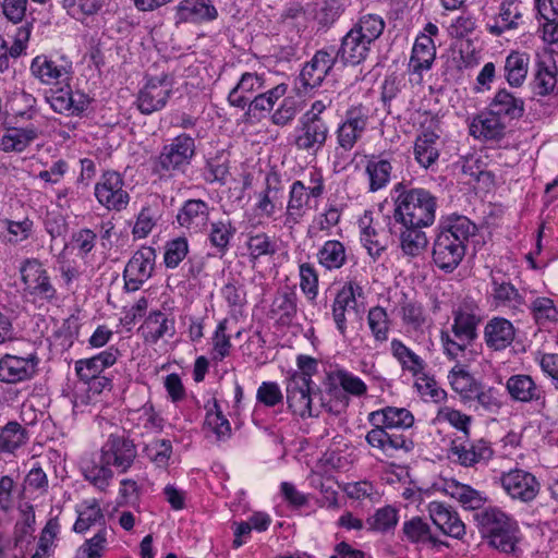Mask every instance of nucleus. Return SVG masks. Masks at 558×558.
I'll use <instances>...</instances> for the list:
<instances>
[{
	"mask_svg": "<svg viewBox=\"0 0 558 558\" xmlns=\"http://www.w3.org/2000/svg\"><path fill=\"white\" fill-rule=\"evenodd\" d=\"M298 314V296L293 291L278 292L270 305L269 315L277 324L290 326Z\"/></svg>",
	"mask_w": 558,
	"mask_h": 558,
	"instance_id": "72a5a7b5",
	"label": "nucleus"
},
{
	"mask_svg": "<svg viewBox=\"0 0 558 558\" xmlns=\"http://www.w3.org/2000/svg\"><path fill=\"white\" fill-rule=\"evenodd\" d=\"M493 302L495 308H506L512 313L521 311L524 304V296L510 282H500L494 280Z\"/></svg>",
	"mask_w": 558,
	"mask_h": 558,
	"instance_id": "ea45409f",
	"label": "nucleus"
},
{
	"mask_svg": "<svg viewBox=\"0 0 558 558\" xmlns=\"http://www.w3.org/2000/svg\"><path fill=\"white\" fill-rule=\"evenodd\" d=\"M413 153L421 167L432 168L439 158V135L433 131H423L415 140Z\"/></svg>",
	"mask_w": 558,
	"mask_h": 558,
	"instance_id": "2f4dec72",
	"label": "nucleus"
},
{
	"mask_svg": "<svg viewBox=\"0 0 558 558\" xmlns=\"http://www.w3.org/2000/svg\"><path fill=\"white\" fill-rule=\"evenodd\" d=\"M531 312L538 325L558 320V310L549 298H536L531 304Z\"/></svg>",
	"mask_w": 558,
	"mask_h": 558,
	"instance_id": "338daca9",
	"label": "nucleus"
},
{
	"mask_svg": "<svg viewBox=\"0 0 558 558\" xmlns=\"http://www.w3.org/2000/svg\"><path fill=\"white\" fill-rule=\"evenodd\" d=\"M433 523L445 534L453 538H462L465 525L458 513L439 501H432L427 507Z\"/></svg>",
	"mask_w": 558,
	"mask_h": 558,
	"instance_id": "5701e85b",
	"label": "nucleus"
},
{
	"mask_svg": "<svg viewBox=\"0 0 558 558\" xmlns=\"http://www.w3.org/2000/svg\"><path fill=\"white\" fill-rule=\"evenodd\" d=\"M391 163L386 159L372 158L366 165L369 191L376 192L387 185L391 174Z\"/></svg>",
	"mask_w": 558,
	"mask_h": 558,
	"instance_id": "5fc2aeb1",
	"label": "nucleus"
},
{
	"mask_svg": "<svg viewBox=\"0 0 558 558\" xmlns=\"http://www.w3.org/2000/svg\"><path fill=\"white\" fill-rule=\"evenodd\" d=\"M83 474L86 481L101 492L107 489L113 478V472L110 465H107L101 460L99 463L92 462L84 466Z\"/></svg>",
	"mask_w": 558,
	"mask_h": 558,
	"instance_id": "052dcab7",
	"label": "nucleus"
},
{
	"mask_svg": "<svg viewBox=\"0 0 558 558\" xmlns=\"http://www.w3.org/2000/svg\"><path fill=\"white\" fill-rule=\"evenodd\" d=\"M386 23L379 14L364 13L359 16L351 29L373 45L383 35Z\"/></svg>",
	"mask_w": 558,
	"mask_h": 558,
	"instance_id": "a18cd8bd",
	"label": "nucleus"
},
{
	"mask_svg": "<svg viewBox=\"0 0 558 558\" xmlns=\"http://www.w3.org/2000/svg\"><path fill=\"white\" fill-rule=\"evenodd\" d=\"M236 233V228L230 219L211 221L208 232V241L219 256H223L230 247L231 240Z\"/></svg>",
	"mask_w": 558,
	"mask_h": 558,
	"instance_id": "4c0bfd02",
	"label": "nucleus"
},
{
	"mask_svg": "<svg viewBox=\"0 0 558 558\" xmlns=\"http://www.w3.org/2000/svg\"><path fill=\"white\" fill-rule=\"evenodd\" d=\"M368 422L375 427L393 430L411 427L414 423V416L405 408L386 407L371 412Z\"/></svg>",
	"mask_w": 558,
	"mask_h": 558,
	"instance_id": "c756f323",
	"label": "nucleus"
},
{
	"mask_svg": "<svg viewBox=\"0 0 558 558\" xmlns=\"http://www.w3.org/2000/svg\"><path fill=\"white\" fill-rule=\"evenodd\" d=\"M136 456L133 440L123 434H110L100 450L101 461L121 473L132 466Z\"/></svg>",
	"mask_w": 558,
	"mask_h": 558,
	"instance_id": "423d86ee",
	"label": "nucleus"
},
{
	"mask_svg": "<svg viewBox=\"0 0 558 558\" xmlns=\"http://www.w3.org/2000/svg\"><path fill=\"white\" fill-rule=\"evenodd\" d=\"M210 206L207 202L199 198H191L183 203L177 214V221L180 227L185 228L190 232H203L210 216Z\"/></svg>",
	"mask_w": 558,
	"mask_h": 558,
	"instance_id": "aec40b11",
	"label": "nucleus"
},
{
	"mask_svg": "<svg viewBox=\"0 0 558 558\" xmlns=\"http://www.w3.org/2000/svg\"><path fill=\"white\" fill-rule=\"evenodd\" d=\"M264 89V78L257 73L245 72L238 84L230 90L228 102L230 106L245 109L253 95Z\"/></svg>",
	"mask_w": 558,
	"mask_h": 558,
	"instance_id": "7c9ffc66",
	"label": "nucleus"
},
{
	"mask_svg": "<svg viewBox=\"0 0 558 558\" xmlns=\"http://www.w3.org/2000/svg\"><path fill=\"white\" fill-rule=\"evenodd\" d=\"M173 84L168 74L150 77L137 95V108L143 114L161 110L172 94Z\"/></svg>",
	"mask_w": 558,
	"mask_h": 558,
	"instance_id": "6e6552de",
	"label": "nucleus"
},
{
	"mask_svg": "<svg viewBox=\"0 0 558 558\" xmlns=\"http://www.w3.org/2000/svg\"><path fill=\"white\" fill-rule=\"evenodd\" d=\"M345 11L344 0H320L315 20L322 27H330Z\"/></svg>",
	"mask_w": 558,
	"mask_h": 558,
	"instance_id": "680f3d73",
	"label": "nucleus"
},
{
	"mask_svg": "<svg viewBox=\"0 0 558 558\" xmlns=\"http://www.w3.org/2000/svg\"><path fill=\"white\" fill-rule=\"evenodd\" d=\"M436 58V47L433 38L421 34L416 37L409 62V68L413 73L421 74L429 70Z\"/></svg>",
	"mask_w": 558,
	"mask_h": 558,
	"instance_id": "473e14b6",
	"label": "nucleus"
},
{
	"mask_svg": "<svg viewBox=\"0 0 558 558\" xmlns=\"http://www.w3.org/2000/svg\"><path fill=\"white\" fill-rule=\"evenodd\" d=\"M398 520V510L392 506H385L367 518L366 525L368 531L386 533L396 527Z\"/></svg>",
	"mask_w": 558,
	"mask_h": 558,
	"instance_id": "4d7b16f0",
	"label": "nucleus"
},
{
	"mask_svg": "<svg viewBox=\"0 0 558 558\" xmlns=\"http://www.w3.org/2000/svg\"><path fill=\"white\" fill-rule=\"evenodd\" d=\"M521 17L520 3L517 0L502 1L495 23L490 25V34L500 35L506 29L517 27Z\"/></svg>",
	"mask_w": 558,
	"mask_h": 558,
	"instance_id": "de8ad7c7",
	"label": "nucleus"
},
{
	"mask_svg": "<svg viewBox=\"0 0 558 558\" xmlns=\"http://www.w3.org/2000/svg\"><path fill=\"white\" fill-rule=\"evenodd\" d=\"M318 264L327 270L340 269L347 263V250L342 242L328 240L318 250Z\"/></svg>",
	"mask_w": 558,
	"mask_h": 558,
	"instance_id": "c03bdc74",
	"label": "nucleus"
},
{
	"mask_svg": "<svg viewBox=\"0 0 558 558\" xmlns=\"http://www.w3.org/2000/svg\"><path fill=\"white\" fill-rule=\"evenodd\" d=\"M389 430L388 428L373 426V428L367 432L365 439L369 446L381 450L388 457H391L397 450L409 452L414 448V442L411 438L405 437L403 434Z\"/></svg>",
	"mask_w": 558,
	"mask_h": 558,
	"instance_id": "4be33fe9",
	"label": "nucleus"
},
{
	"mask_svg": "<svg viewBox=\"0 0 558 558\" xmlns=\"http://www.w3.org/2000/svg\"><path fill=\"white\" fill-rule=\"evenodd\" d=\"M506 388L515 401L535 402L537 407L546 408L545 390L529 375L519 374L510 376L506 383Z\"/></svg>",
	"mask_w": 558,
	"mask_h": 558,
	"instance_id": "412c9836",
	"label": "nucleus"
},
{
	"mask_svg": "<svg viewBox=\"0 0 558 558\" xmlns=\"http://www.w3.org/2000/svg\"><path fill=\"white\" fill-rule=\"evenodd\" d=\"M373 218L371 213H365L359 220L361 229V242L367 250L368 255L376 260L387 248V240L379 234L372 226Z\"/></svg>",
	"mask_w": 558,
	"mask_h": 558,
	"instance_id": "f704fd0d",
	"label": "nucleus"
},
{
	"mask_svg": "<svg viewBox=\"0 0 558 558\" xmlns=\"http://www.w3.org/2000/svg\"><path fill=\"white\" fill-rule=\"evenodd\" d=\"M325 192L324 179L320 172L310 173V185L305 186L301 180L294 181L289 191L283 225L292 228L298 225L306 214L311 199L319 198Z\"/></svg>",
	"mask_w": 558,
	"mask_h": 558,
	"instance_id": "20e7f679",
	"label": "nucleus"
},
{
	"mask_svg": "<svg viewBox=\"0 0 558 558\" xmlns=\"http://www.w3.org/2000/svg\"><path fill=\"white\" fill-rule=\"evenodd\" d=\"M390 351L392 356L401 365L402 371L409 372L415 377L424 373L426 367L425 361L401 340L392 339L390 342Z\"/></svg>",
	"mask_w": 558,
	"mask_h": 558,
	"instance_id": "e433bc0d",
	"label": "nucleus"
},
{
	"mask_svg": "<svg viewBox=\"0 0 558 558\" xmlns=\"http://www.w3.org/2000/svg\"><path fill=\"white\" fill-rule=\"evenodd\" d=\"M227 319L221 320L213 335L211 343V360L215 362H221L230 355L231 352V340L230 336L227 335Z\"/></svg>",
	"mask_w": 558,
	"mask_h": 558,
	"instance_id": "0e129e2a",
	"label": "nucleus"
},
{
	"mask_svg": "<svg viewBox=\"0 0 558 558\" xmlns=\"http://www.w3.org/2000/svg\"><path fill=\"white\" fill-rule=\"evenodd\" d=\"M195 155V138L186 133L179 134L162 146L154 161V171L160 175L185 173Z\"/></svg>",
	"mask_w": 558,
	"mask_h": 558,
	"instance_id": "7ed1b4c3",
	"label": "nucleus"
},
{
	"mask_svg": "<svg viewBox=\"0 0 558 558\" xmlns=\"http://www.w3.org/2000/svg\"><path fill=\"white\" fill-rule=\"evenodd\" d=\"M451 387L465 399L477 398L484 404L485 395L481 391V384L477 383L460 365H456L448 375Z\"/></svg>",
	"mask_w": 558,
	"mask_h": 558,
	"instance_id": "c9c22d12",
	"label": "nucleus"
},
{
	"mask_svg": "<svg viewBox=\"0 0 558 558\" xmlns=\"http://www.w3.org/2000/svg\"><path fill=\"white\" fill-rule=\"evenodd\" d=\"M393 219L401 226L429 227L434 223L437 209V198L422 187L408 189L398 183L395 186Z\"/></svg>",
	"mask_w": 558,
	"mask_h": 558,
	"instance_id": "f03ea898",
	"label": "nucleus"
},
{
	"mask_svg": "<svg viewBox=\"0 0 558 558\" xmlns=\"http://www.w3.org/2000/svg\"><path fill=\"white\" fill-rule=\"evenodd\" d=\"M453 324L451 325V332L458 340L473 342L477 337V326L482 322L477 308L463 304L453 311Z\"/></svg>",
	"mask_w": 558,
	"mask_h": 558,
	"instance_id": "a878e982",
	"label": "nucleus"
},
{
	"mask_svg": "<svg viewBox=\"0 0 558 558\" xmlns=\"http://www.w3.org/2000/svg\"><path fill=\"white\" fill-rule=\"evenodd\" d=\"M38 137L35 126L10 128L0 140V148L3 151H23L34 140Z\"/></svg>",
	"mask_w": 558,
	"mask_h": 558,
	"instance_id": "58836bf2",
	"label": "nucleus"
},
{
	"mask_svg": "<svg viewBox=\"0 0 558 558\" xmlns=\"http://www.w3.org/2000/svg\"><path fill=\"white\" fill-rule=\"evenodd\" d=\"M371 47L372 45L367 40L350 28L342 37L340 47L335 54L345 64L357 65L366 60Z\"/></svg>",
	"mask_w": 558,
	"mask_h": 558,
	"instance_id": "cd10ccee",
	"label": "nucleus"
},
{
	"mask_svg": "<svg viewBox=\"0 0 558 558\" xmlns=\"http://www.w3.org/2000/svg\"><path fill=\"white\" fill-rule=\"evenodd\" d=\"M110 530L102 526L93 537L85 541V543L76 550V558H100L106 545L107 536Z\"/></svg>",
	"mask_w": 558,
	"mask_h": 558,
	"instance_id": "69168bd1",
	"label": "nucleus"
},
{
	"mask_svg": "<svg viewBox=\"0 0 558 558\" xmlns=\"http://www.w3.org/2000/svg\"><path fill=\"white\" fill-rule=\"evenodd\" d=\"M295 133L294 145L299 150L317 153L326 144L329 128L326 121L300 118Z\"/></svg>",
	"mask_w": 558,
	"mask_h": 558,
	"instance_id": "f3484780",
	"label": "nucleus"
},
{
	"mask_svg": "<svg viewBox=\"0 0 558 558\" xmlns=\"http://www.w3.org/2000/svg\"><path fill=\"white\" fill-rule=\"evenodd\" d=\"M337 56L326 49L317 50L306 62L300 73V81L305 88H316L331 73L337 63Z\"/></svg>",
	"mask_w": 558,
	"mask_h": 558,
	"instance_id": "dca6fc26",
	"label": "nucleus"
},
{
	"mask_svg": "<svg viewBox=\"0 0 558 558\" xmlns=\"http://www.w3.org/2000/svg\"><path fill=\"white\" fill-rule=\"evenodd\" d=\"M493 484L500 486L513 500L529 504L541 490L536 476L522 469H511L507 472L493 470Z\"/></svg>",
	"mask_w": 558,
	"mask_h": 558,
	"instance_id": "39448f33",
	"label": "nucleus"
},
{
	"mask_svg": "<svg viewBox=\"0 0 558 558\" xmlns=\"http://www.w3.org/2000/svg\"><path fill=\"white\" fill-rule=\"evenodd\" d=\"M27 442V430L17 422H9L0 432V453H14Z\"/></svg>",
	"mask_w": 558,
	"mask_h": 558,
	"instance_id": "8fccbe9b",
	"label": "nucleus"
},
{
	"mask_svg": "<svg viewBox=\"0 0 558 558\" xmlns=\"http://www.w3.org/2000/svg\"><path fill=\"white\" fill-rule=\"evenodd\" d=\"M283 183L277 171H269L265 177L264 189L256 193L255 211L258 216L272 219L282 209Z\"/></svg>",
	"mask_w": 558,
	"mask_h": 558,
	"instance_id": "2eb2a0df",
	"label": "nucleus"
},
{
	"mask_svg": "<svg viewBox=\"0 0 558 558\" xmlns=\"http://www.w3.org/2000/svg\"><path fill=\"white\" fill-rule=\"evenodd\" d=\"M398 304L402 323L413 330L422 329L427 318L422 303L402 292Z\"/></svg>",
	"mask_w": 558,
	"mask_h": 558,
	"instance_id": "a19ab883",
	"label": "nucleus"
},
{
	"mask_svg": "<svg viewBox=\"0 0 558 558\" xmlns=\"http://www.w3.org/2000/svg\"><path fill=\"white\" fill-rule=\"evenodd\" d=\"M514 339L513 325L506 318L490 319V348L502 350L510 345Z\"/></svg>",
	"mask_w": 558,
	"mask_h": 558,
	"instance_id": "6e6d98bb",
	"label": "nucleus"
},
{
	"mask_svg": "<svg viewBox=\"0 0 558 558\" xmlns=\"http://www.w3.org/2000/svg\"><path fill=\"white\" fill-rule=\"evenodd\" d=\"M246 246L251 262H256L262 256H271L277 252L276 242L265 232L248 235Z\"/></svg>",
	"mask_w": 558,
	"mask_h": 558,
	"instance_id": "bf43d9fd",
	"label": "nucleus"
},
{
	"mask_svg": "<svg viewBox=\"0 0 558 558\" xmlns=\"http://www.w3.org/2000/svg\"><path fill=\"white\" fill-rule=\"evenodd\" d=\"M536 66L534 92L539 96L549 95L557 85L558 69L556 62L551 58H548L546 60H539Z\"/></svg>",
	"mask_w": 558,
	"mask_h": 558,
	"instance_id": "37998d69",
	"label": "nucleus"
},
{
	"mask_svg": "<svg viewBox=\"0 0 558 558\" xmlns=\"http://www.w3.org/2000/svg\"><path fill=\"white\" fill-rule=\"evenodd\" d=\"M32 74L43 84H59L68 82L73 73L72 62L61 59L60 62L46 56H37L31 63Z\"/></svg>",
	"mask_w": 558,
	"mask_h": 558,
	"instance_id": "a211bd4d",
	"label": "nucleus"
},
{
	"mask_svg": "<svg viewBox=\"0 0 558 558\" xmlns=\"http://www.w3.org/2000/svg\"><path fill=\"white\" fill-rule=\"evenodd\" d=\"M463 173L474 181H488V150L484 147L469 155L463 162Z\"/></svg>",
	"mask_w": 558,
	"mask_h": 558,
	"instance_id": "864d4df0",
	"label": "nucleus"
},
{
	"mask_svg": "<svg viewBox=\"0 0 558 558\" xmlns=\"http://www.w3.org/2000/svg\"><path fill=\"white\" fill-rule=\"evenodd\" d=\"M368 121L367 109L362 106H352L345 111L344 120L336 131L337 143L344 150H351L362 137Z\"/></svg>",
	"mask_w": 558,
	"mask_h": 558,
	"instance_id": "9d476101",
	"label": "nucleus"
},
{
	"mask_svg": "<svg viewBox=\"0 0 558 558\" xmlns=\"http://www.w3.org/2000/svg\"><path fill=\"white\" fill-rule=\"evenodd\" d=\"M286 395L288 407L295 415L302 418L316 416V408H314L316 395L304 377L290 376L287 379Z\"/></svg>",
	"mask_w": 558,
	"mask_h": 558,
	"instance_id": "ddd939ff",
	"label": "nucleus"
},
{
	"mask_svg": "<svg viewBox=\"0 0 558 558\" xmlns=\"http://www.w3.org/2000/svg\"><path fill=\"white\" fill-rule=\"evenodd\" d=\"M520 541V527L518 524H510L504 533H495L493 537V527H490V547L496 548L504 554L518 553V543Z\"/></svg>",
	"mask_w": 558,
	"mask_h": 558,
	"instance_id": "13d9d810",
	"label": "nucleus"
},
{
	"mask_svg": "<svg viewBox=\"0 0 558 558\" xmlns=\"http://www.w3.org/2000/svg\"><path fill=\"white\" fill-rule=\"evenodd\" d=\"M32 27V22H25L23 25L19 26L13 36V45L10 48L7 46L3 50H0V73H3L9 69V56L12 58H17L26 49V45L31 37Z\"/></svg>",
	"mask_w": 558,
	"mask_h": 558,
	"instance_id": "49530a36",
	"label": "nucleus"
},
{
	"mask_svg": "<svg viewBox=\"0 0 558 558\" xmlns=\"http://www.w3.org/2000/svg\"><path fill=\"white\" fill-rule=\"evenodd\" d=\"M535 8L545 20L544 39L558 45V0H535Z\"/></svg>",
	"mask_w": 558,
	"mask_h": 558,
	"instance_id": "79ce46f5",
	"label": "nucleus"
},
{
	"mask_svg": "<svg viewBox=\"0 0 558 558\" xmlns=\"http://www.w3.org/2000/svg\"><path fill=\"white\" fill-rule=\"evenodd\" d=\"M24 291L41 300L51 301L57 291L50 281V277L44 265L36 258L26 259L20 267Z\"/></svg>",
	"mask_w": 558,
	"mask_h": 558,
	"instance_id": "0eeeda50",
	"label": "nucleus"
},
{
	"mask_svg": "<svg viewBox=\"0 0 558 558\" xmlns=\"http://www.w3.org/2000/svg\"><path fill=\"white\" fill-rule=\"evenodd\" d=\"M367 325L376 342L384 343L388 340L391 320L386 308L379 305L371 307L367 313Z\"/></svg>",
	"mask_w": 558,
	"mask_h": 558,
	"instance_id": "3c124183",
	"label": "nucleus"
},
{
	"mask_svg": "<svg viewBox=\"0 0 558 558\" xmlns=\"http://www.w3.org/2000/svg\"><path fill=\"white\" fill-rule=\"evenodd\" d=\"M476 226L464 216H454L438 233L433 246L435 265L446 272L453 271L465 254V242L474 235Z\"/></svg>",
	"mask_w": 558,
	"mask_h": 558,
	"instance_id": "f257e3e1",
	"label": "nucleus"
},
{
	"mask_svg": "<svg viewBox=\"0 0 558 558\" xmlns=\"http://www.w3.org/2000/svg\"><path fill=\"white\" fill-rule=\"evenodd\" d=\"M218 11L211 0H182L177 7L175 23H202L214 21Z\"/></svg>",
	"mask_w": 558,
	"mask_h": 558,
	"instance_id": "bb28decb",
	"label": "nucleus"
},
{
	"mask_svg": "<svg viewBox=\"0 0 558 558\" xmlns=\"http://www.w3.org/2000/svg\"><path fill=\"white\" fill-rule=\"evenodd\" d=\"M138 331L145 342L156 344L160 339L172 338L175 335V322L159 310L151 311Z\"/></svg>",
	"mask_w": 558,
	"mask_h": 558,
	"instance_id": "b1692460",
	"label": "nucleus"
},
{
	"mask_svg": "<svg viewBox=\"0 0 558 558\" xmlns=\"http://www.w3.org/2000/svg\"><path fill=\"white\" fill-rule=\"evenodd\" d=\"M189 253V242L184 236L169 241L165 247L163 262L167 268H177Z\"/></svg>",
	"mask_w": 558,
	"mask_h": 558,
	"instance_id": "774afa93",
	"label": "nucleus"
},
{
	"mask_svg": "<svg viewBox=\"0 0 558 558\" xmlns=\"http://www.w3.org/2000/svg\"><path fill=\"white\" fill-rule=\"evenodd\" d=\"M123 185L124 182L120 173L107 171L95 185V196L107 209L120 211L126 207L130 201Z\"/></svg>",
	"mask_w": 558,
	"mask_h": 558,
	"instance_id": "9b49d317",
	"label": "nucleus"
},
{
	"mask_svg": "<svg viewBox=\"0 0 558 558\" xmlns=\"http://www.w3.org/2000/svg\"><path fill=\"white\" fill-rule=\"evenodd\" d=\"M529 54L511 52L505 63L506 78L511 86H521L527 75Z\"/></svg>",
	"mask_w": 558,
	"mask_h": 558,
	"instance_id": "603ef678",
	"label": "nucleus"
},
{
	"mask_svg": "<svg viewBox=\"0 0 558 558\" xmlns=\"http://www.w3.org/2000/svg\"><path fill=\"white\" fill-rule=\"evenodd\" d=\"M523 101L515 98L509 92L499 90L490 101V141L500 138L504 134L505 124L498 119L507 117L510 120L520 118L523 114Z\"/></svg>",
	"mask_w": 558,
	"mask_h": 558,
	"instance_id": "4468645a",
	"label": "nucleus"
},
{
	"mask_svg": "<svg viewBox=\"0 0 558 558\" xmlns=\"http://www.w3.org/2000/svg\"><path fill=\"white\" fill-rule=\"evenodd\" d=\"M118 356L119 350L110 347L92 357L77 360L74 364L75 374L81 381L90 380L114 365Z\"/></svg>",
	"mask_w": 558,
	"mask_h": 558,
	"instance_id": "393cba45",
	"label": "nucleus"
},
{
	"mask_svg": "<svg viewBox=\"0 0 558 558\" xmlns=\"http://www.w3.org/2000/svg\"><path fill=\"white\" fill-rule=\"evenodd\" d=\"M39 357L36 352L26 356L5 354L0 359V381L19 384L32 379L38 369Z\"/></svg>",
	"mask_w": 558,
	"mask_h": 558,
	"instance_id": "f8f14e48",
	"label": "nucleus"
},
{
	"mask_svg": "<svg viewBox=\"0 0 558 558\" xmlns=\"http://www.w3.org/2000/svg\"><path fill=\"white\" fill-rule=\"evenodd\" d=\"M46 100L54 112L66 116H77L85 111L89 105V98L85 94L80 92L73 93L68 84L50 90V94L46 96Z\"/></svg>",
	"mask_w": 558,
	"mask_h": 558,
	"instance_id": "6ab92c4d",
	"label": "nucleus"
},
{
	"mask_svg": "<svg viewBox=\"0 0 558 558\" xmlns=\"http://www.w3.org/2000/svg\"><path fill=\"white\" fill-rule=\"evenodd\" d=\"M402 533L405 539L412 544L421 545L430 549H438L441 546H448L447 542L438 538L426 523L420 517H413L402 525Z\"/></svg>",
	"mask_w": 558,
	"mask_h": 558,
	"instance_id": "c85d7f7f",
	"label": "nucleus"
},
{
	"mask_svg": "<svg viewBox=\"0 0 558 558\" xmlns=\"http://www.w3.org/2000/svg\"><path fill=\"white\" fill-rule=\"evenodd\" d=\"M156 253L153 247L144 246L136 251L123 270L124 289L134 292L151 277Z\"/></svg>",
	"mask_w": 558,
	"mask_h": 558,
	"instance_id": "1a4fd4ad",
	"label": "nucleus"
},
{
	"mask_svg": "<svg viewBox=\"0 0 558 558\" xmlns=\"http://www.w3.org/2000/svg\"><path fill=\"white\" fill-rule=\"evenodd\" d=\"M424 227L402 226L400 230V246L402 252L409 256H418L426 247L428 241Z\"/></svg>",
	"mask_w": 558,
	"mask_h": 558,
	"instance_id": "09e8293b",
	"label": "nucleus"
},
{
	"mask_svg": "<svg viewBox=\"0 0 558 558\" xmlns=\"http://www.w3.org/2000/svg\"><path fill=\"white\" fill-rule=\"evenodd\" d=\"M329 379H333L339 383L342 390L347 395L361 397L366 393V384L357 376L349 373L344 369H338L328 374Z\"/></svg>",
	"mask_w": 558,
	"mask_h": 558,
	"instance_id": "e2e57ef3",
	"label": "nucleus"
}]
</instances>
